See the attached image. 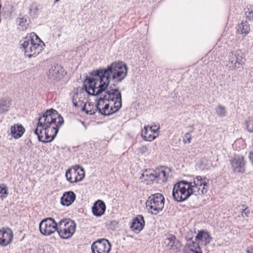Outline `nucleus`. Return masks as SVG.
I'll use <instances>...</instances> for the list:
<instances>
[{"label": "nucleus", "instance_id": "14", "mask_svg": "<svg viewBox=\"0 0 253 253\" xmlns=\"http://www.w3.org/2000/svg\"><path fill=\"white\" fill-rule=\"evenodd\" d=\"M13 238L12 230L9 227L0 229V245L5 247L10 244Z\"/></svg>", "mask_w": 253, "mask_h": 253}, {"label": "nucleus", "instance_id": "8", "mask_svg": "<svg viewBox=\"0 0 253 253\" xmlns=\"http://www.w3.org/2000/svg\"><path fill=\"white\" fill-rule=\"evenodd\" d=\"M195 196H203L208 192L209 179L205 176L198 175L190 182Z\"/></svg>", "mask_w": 253, "mask_h": 253}, {"label": "nucleus", "instance_id": "13", "mask_svg": "<svg viewBox=\"0 0 253 253\" xmlns=\"http://www.w3.org/2000/svg\"><path fill=\"white\" fill-rule=\"evenodd\" d=\"M110 250L111 244L105 239L98 240L91 245L92 253H108Z\"/></svg>", "mask_w": 253, "mask_h": 253}, {"label": "nucleus", "instance_id": "33", "mask_svg": "<svg viewBox=\"0 0 253 253\" xmlns=\"http://www.w3.org/2000/svg\"><path fill=\"white\" fill-rule=\"evenodd\" d=\"M215 112L218 116L221 117H225L227 114L225 107L221 105H218L217 106L215 109Z\"/></svg>", "mask_w": 253, "mask_h": 253}, {"label": "nucleus", "instance_id": "24", "mask_svg": "<svg viewBox=\"0 0 253 253\" xmlns=\"http://www.w3.org/2000/svg\"><path fill=\"white\" fill-rule=\"evenodd\" d=\"M11 101L9 98L0 99V114H4L9 111Z\"/></svg>", "mask_w": 253, "mask_h": 253}, {"label": "nucleus", "instance_id": "3", "mask_svg": "<svg viewBox=\"0 0 253 253\" xmlns=\"http://www.w3.org/2000/svg\"><path fill=\"white\" fill-rule=\"evenodd\" d=\"M40 42H42L36 34H31L29 37H26L20 41L21 46L20 48L24 52L26 56L29 58L34 57L42 50Z\"/></svg>", "mask_w": 253, "mask_h": 253}, {"label": "nucleus", "instance_id": "29", "mask_svg": "<svg viewBox=\"0 0 253 253\" xmlns=\"http://www.w3.org/2000/svg\"><path fill=\"white\" fill-rule=\"evenodd\" d=\"M73 168L75 169L76 177L78 178V182L82 180L84 176V171L83 168L78 166Z\"/></svg>", "mask_w": 253, "mask_h": 253}, {"label": "nucleus", "instance_id": "46", "mask_svg": "<svg viewBox=\"0 0 253 253\" xmlns=\"http://www.w3.org/2000/svg\"><path fill=\"white\" fill-rule=\"evenodd\" d=\"M108 94L109 95H111V93L110 92H108Z\"/></svg>", "mask_w": 253, "mask_h": 253}, {"label": "nucleus", "instance_id": "7", "mask_svg": "<svg viewBox=\"0 0 253 253\" xmlns=\"http://www.w3.org/2000/svg\"><path fill=\"white\" fill-rule=\"evenodd\" d=\"M128 69L126 64L123 61H117L112 63V84L116 86V83H120L127 76Z\"/></svg>", "mask_w": 253, "mask_h": 253}, {"label": "nucleus", "instance_id": "9", "mask_svg": "<svg viewBox=\"0 0 253 253\" xmlns=\"http://www.w3.org/2000/svg\"><path fill=\"white\" fill-rule=\"evenodd\" d=\"M58 223L52 218H46L40 223L39 229L41 233L44 236H49L57 231Z\"/></svg>", "mask_w": 253, "mask_h": 253}, {"label": "nucleus", "instance_id": "28", "mask_svg": "<svg viewBox=\"0 0 253 253\" xmlns=\"http://www.w3.org/2000/svg\"><path fill=\"white\" fill-rule=\"evenodd\" d=\"M157 174V178L158 180H161L162 182H165L167 180L168 176L166 174L165 170L163 169H159L155 170Z\"/></svg>", "mask_w": 253, "mask_h": 253}, {"label": "nucleus", "instance_id": "23", "mask_svg": "<svg viewBox=\"0 0 253 253\" xmlns=\"http://www.w3.org/2000/svg\"><path fill=\"white\" fill-rule=\"evenodd\" d=\"M10 130L11 135L15 139H18L22 136L25 129L21 125H14L11 126Z\"/></svg>", "mask_w": 253, "mask_h": 253}, {"label": "nucleus", "instance_id": "16", "mask_svg": "<svg viewBox=\"0 0 253 253\" xmlns=\"http://www.w3.org/2000/svg\"><path fill=\"white\" fill-rule=\"evenodd\" d=\"M112 102H113V108L112 107V114L118 112L122 106V94L118 89H112Z\"/></svg>", "mask_w": 253, "mask_h": 253}, {"label": "nucleus", "instance_id": "40", "mask_svg": "<svg viewBox=\"0 0 253 253\" xmlns=\"http://www.w3.org/2000/svg\"><path fill=\"white\" fill-rule=\"evenodd\" d=\"M244 213H245L246 217L249 216V214L251 213V211L248 207H245V208L242 211L241 213L242 215H243Z\"/></svg>", "mask_w": 253, "mask_h": 253}, {"label": "nucleus", "instance_id": "31", "mask_svg": "<svg viewBox=\"0 0 253 253\" xmlns=\"http://www.w3.org/2000/svg\"><path fill=\"white\" fill-rule=\"evenodd\" d=\"M247 130L250 133H253V117L248 118L245 121Z\"/></svg>", "mask_w": 253, "mask_h": 253}, {"label": "nucleus", "instance_id": "30", "mask_svg": "<svg viewBox=\"0 0 253 253\" xmlns=\"http://www.w3.org/2000/svg\"><path fill=\"white\" fill-rule=\"evenodd\" d=\"M185 253H202L198 244L193 243L192 246H190L185 250Z\"/></svg>", "mask_w": 253, "mask_h": 253}, {"label": "nucleus", "instance_id": "12", "mask_svg": "<svg viewBox=\"0 0 253 253\" xmlns=\"http://www.w3.org/2000/svg\"><path fill=\"white\" fill-rule=\"evenodd\" d=\"M164 246L169 253H177L181 247V243L174 235H169L164 241Z\"/></svg>", "mask_w": 253, "mask_h": 253}, {"label": "nucleus", "instance_id": "35", "mask_svg": "<svg viewBox=\"0 0 253 253\" xmlns=\"http://www.w3.org/2000/svg\"><path fill=\"white\" fill-rule=\"evenodd\" d=\"M8 195L7 187L3 184H0V198L3 200Z\"/></svg>", "mask_w": 253, "mask_h": 253}, {"label": "nucleus", "instance_id": "41", "mask_svg": "<svg viewBox=\"0 0 253 253\" xmlns=\"http://www.w3.org/2000/svg\"><path fill=\"white\" fill-rule=\"evenodd\" d=\"M246 253H253V246L249 247L247 249Z\"/></svg>", "mask_w": 253, "mask_h": 253}, {"label": "nucleus", "instance_id": "34", "mask_svg": "<svg viewBox=\"0 0 253 253\" xmlns=\"http://www.w3.org/2000/svg\"><path fill=\"white\" fill-rule=\"evenodd\" d=\"M246 19L250 21H253V5L248 7L245 12Z\"/></svg>", "mask_w": 253, "mask_h": 253}, {"label": "nucleus", "instance_id": "18", "mask_svg": "<svg viewBox=\"0 0 253 253\" xmlns=\"http://www.w3.org/2000/svg\"><path fill=\"white\" fill-rule=\"evenodd\" d=\"M76 195L73 191H67L63 193L60 203L64 206H70L76 200Z\"/></svg>", "mask_w": 253, "mask_h": 253}, {"label": "nucleus", "instance_id": "11", "mask_svg": "<svg viewBox=\"0 0 253 253\" xmlns=\"http://www.w3.org/2000/svg\"><path fill=\"white\" fill-rule=\"evenodd\" d=\"M66 74L63 67L56 64L50 67L47 72V76L50 82H56L63 78Z\"/></svg>", "mask_w": 253, "mask_h": 253}, {"label": "nucleus", "instance_id": "21", "mask_svg": "<svg viewBox=\"0 0 253 253\" xmlns=\"http://www.w3.org/2000/svg\"><path fill=\"white\" fill-rule=\"evenodd\" d=\"M155 170L149 169L146 170L141 175V178L145 181L147 184L152 183L157 178V174Z\"/></svg>", "mask_w": 253, "mask_h": 253}, {"label": "nucleus", "instance_id": "4", "mask_svg": "<svg viewBox=\"0 0 253 253\" xmlns=\"http://www.w3.org/2000/svg\"><path fill=\"white\" fill-rule=\"evenodd\" d=\"M191 195H194L190 182L182 180L173 186L172 196L174 200L181 202L187 200Z\"/></svg>", "mask_w": 253, "mask_h": 253}, {"label": "nucleus", "instance_id": "1", "mask_svg": "<svg viewBox=\"0 0 253 253\" xmlns=\"http://www.w3.org/2000/svg\"><path fill=\"white\" fill-rule=\"evenodd\" d=\"M64 123V119L58 112L53 109L47 110L38 119L35 133L38 140L43 143L51 142L56 137L59 129Z\"/></svg>", "mask_w": 253, "mask_h": 253}, {"label": "nucleus", "instance_id": "47", "mask_svg": "<svg viewBox=\"0 0 253 253\" xmlns=\"http://www.w3.org/2000/svg\"><path fill=\"white\" fill-rule=\"evenodd\" d=\"M242 206H243V207H245V205H242Z\"/></svg>", "mask_w": 253, "mask_h": 253}, {"label": "nucleus", "instance_id": "37", "mask_svg": "<svg viewBox=\"0 0 253 253\" xmlns=\"http://www.w3.org/2000/svg\"><path fill=\"white\" fill-rule=\"evenodd\" d=\"M39 11V6L36 2H33L30 7L29 13L31 15H37Z\"/></svg>", "mask_w": 253, "mask_h": 253}, {"label": "nucleus", "instance_id": "22", "mask_svg": "<svg viewBox=\"0 0 253 253\" xmlns=\"http://www.w3.org/2000/svg\"><path fill=\"white\" fill-rule=\"evenodd\" d=\"M106 206L102 201H97L93 205L92 211L93 213L97 216L102 215L105 212Z\"/></svg>", "mask_w": 253, "mask_h": 253}, {"label": "nucleus", "instance_id": "44", "mask_svg": "<svg viewBox=\"0 0 253 253\" xmlns=\"http://www.w3.org/2000/svg\"><path fill=\"white\" fill-rule=\"evenodd\" d=\"M82 110L83 111H85V105H84V107H83Z\"/></svg>", "mask_w": 253, "mask_h": 253}, {"label": "nucleus", "instance_id": "26", "mask_svg": "<svg viewBox=\"0 0 253 253\" xmlns=\"http://www.w3.org/2000/svg\"><path fill=\"white\" fill-rule=\"evenodd\" d=\"M76 174L74 168L68 169L65 174L67 180L71 183L78 182V178H77Z\"/></svg>", "mask_w": 253, "mask_h": 253}, {"label": "nucleus", "instance_id": "38", "mask_svg": "<svg viewBox=\"0 0 253 253\" xmlns=\"http://www.w3.org/2000/svg\"><path fill=\"white\" fill-rule=\"evenodd\" d=\"M137 151L139 154L144 155L148 153V147L146 145H142L138 148Z\"/></svg>", "mask_w": 253, "mask_h": 253}, {"label": "nucleus", "instance_id": "19", "mask_svg": "<svg viewBox=\"0 0 253 253\" xmlns=\"http://www.w3.org/2000/svg\"><path fill=\"white\" fill-rule=\"evenodd\" d=\"M238 54L236 52H231L228 55V63L227 66L230 70H234L237 67V65H241L242 64V59L238 56Z\"/></svg>", "mask_w": 253, "mask_h": 253}, {"label": "nucleus", "instance_id": "45", "mask_svg": "<svg viewBox=\"0 0 253 253\" xmlns=\"http://www.w3.org/2000/svg\"><path fill=\"white\" fill-rule=\"evenodd\" d=\"M60 0H55L54 3H55L58 1H59Z\"/></svg>", "mask_w": 253, "mask_h": 253}, {"label": "nucleus", "instance_id": "20", "mask_svg": "<svg viewBox=\"0 0 253 253\" xmlns=\"http://www.w3.org/2000/svg\"><path fill=\"white\" fill-rule=\"evenodd\" d=\"M212 238L209 233L204 231H199L196 237V240L198 245L201 244L202 245H206L209 244Z\"/></svg>", "mask_w": 253, "mask_h": 253}, {"label": "nucleus", "instance_id": "27", "mask_svg": "<svg viewBox=\"0 0 253 253\" xmlns=\"http://www.w3.org/2000/svg\"><path fill=\"white\" fill-rule=\"evenodd\" d=\"M149 127V126L148 125L144 126V129L141 132V136L144 140L151 141L154 140L156 136L152 134L151 132L149 133L148 130Z\"/></svg>", "mask_w": 253, "mask_h": 253}, {"label": "nucleus", "instance_id": "6", "mask_svg": "<svg viewBox=\"0 0 253 253\" xmlns=\"http://www.w3.org/2000/svg\"><path fill=\"white\" fill-rule=\"evenodd\" d=\"M57 232L62 239H68L74 234L76 224L69 218H64L58 222Z\"/></svg>", "mask_w": 253, "mask_h": 253}, {"label": "nucleus", "instance_id": "36", "mask_svg": "<svg viewBox=\"0 0 253 253\" xmlns=\"http://www.w3.org/2000/svg\"><path fill=\"white\" fill-rule=\"evenodd\" d=\"M191 130L190 131H189V132L186 133L183 137V142L184 144H186V143L189 144V143H191L192 137H191L190 133L191 132H194V129H195V128L193 126H191Z\"/></svg>", "mask_w": 253, "mask_h": 253}, {"label": "nucleus", "instance_id": "2", "mask_svg": "<svg viewBox=\"0 0 253 253\" xmlns=\"http://www.w3.org/2000/svg\"><path fill=\"white\" fill-rule=\"evenodd\" d=\"M111 74V65L106 69L93 70L90 73L91 77H87L84 86L89 95L96 96L104 91L109 83Z\"/></svg>", "mask_w": 253, "mask_h": 253}, {"label": "nucleus", "instance_id": "39", "mask_svg": "<svg viewBox=\"0 0 253 253\" xmlns=\"http://www.w3.org/2000/svg\"><path fill=\"white\" fill-rule=\"evenodd\" d=\"M149 128L150 129V132L156 133L159 132L160 127L159 125H154L149 126Z\"/></svg>", "mask_w": 253, "mask_h": 253}, {"label": "nucleus", "instance_id": "42", "mask_svg": "<svg viewBox=\"0 0 253 253\" xmlns=\"http://www.w3.org/2000/svg\"><path fill=\"white\" fill-rule=\"evenodd\" d=\"M86 114H88L92 115L95 113V112L94 111L87 110L86 111Z\"/></svg>", "mask_w": 253, "mask_h": 253}, {"label": "nucleus", "instance_id": "17", "mask_svg": "<svg viewBox=\"0 0 253 253\" xmlns=\"http://www.w3.org/2000/svg\"><path fill=\"white\" fill-rule=\"evenodd\" d=\"M109 98H100L96 105V109L101 114L106 116L111 115V109H109Z\"/></svg>", "mask_w": 253, "mask_h": 253}, {"label": "nucleus", "instance_id": "10", "mask_svg": "<svg viewBox=\"0 0 253 253\" xmlns=\"http://www.w3.org/2000/svg\"><path fill=\"white\" fill-rule=\"evenodd\" d=\"M230 163L234 172L243 173L245 172L246 161L242 155H234L230 160Z\"/></svg>", "mask_w": 253, "mask_h": 253}, {"label": "nucleus", "instance_id": "32", "mask_svg": "<svg viewBox=\"0 0 253 253\" xmlns=\"http://www.w3.org/2000/svg\"><path fill=\"white\" fill-rule=\"evenodd\" d=\"M17 22L19 23V29L20 30L24 31L27 29L28 23H27L26 18H19L17 20Z\"/></svg>", "mask_w": 253, "mask_h": 253}, {"label": "nucleus", "instance_id": "15", "mask_svg": "<svg viewBox=\"0 0 253 253\" xmlns=\"http://www.w3.org/2000/svg\"><path fill=\"white\" fill-rule=\"evenodd\" d=\"M145 221L142 215H137L133 218L130 225V229L135 233H139L144 227Z\"/></svg>", "mask_w": 253, "mask_h": 253}, {"label": "nucleus", "instance_id": "43", "mask_svg": "<svg viewBox=\"0 0 253 253\" xmlns=\"http://www.w3.org/2000/svg\"><path fill=\"white\" fill-rule=\"evenodd\" d=\"M73 104L75 107H77L78 106L77 103L75 102L74 101H73Z\"/></svg>", "mask_w": 253, "mask_h": 253}, {"label": "nucleus", "instance_id": "25", "mask_svg": "<svg viewBox=\"0 0 253 253\" xmlns=\"http://www.w3.org/2000/svg\"><path fill=\"white\" fill-rule=\"evenodd\" d=\"M250 25L247 21H242L238 25V32L241 34L246 35L250 32Z\"/></svg>", "mask_w": 253, "mask_h": 253}, {"label": "nucleus", "instance_id": "5", "mask_svg": "<svg viewBox=\"0 0 253 253\" xmlns=\"http://www.w3.org/2000/svg\"><path fill=\"white\" fill-rule=\"evenodd\" d=\"M165 205V198L161 193H156L150 196L146 202L148 210L152 214H157L161 211Z\"/></svg>", "mask_w": 253, "mask_h": 253}]
</instances>
